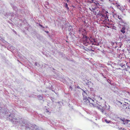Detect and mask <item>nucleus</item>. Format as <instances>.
<instances>
[{
    "label": "nucleus",
    "instance_id": "7",
    "mask_svg": "<svg viewBox=\"0 0 130 130\" xmlns=\"http://www.w3.org/2000/svg\"><path fill=\"white\" fill-rule=\"evenodd\" d=\"M69 31H71L73 29L72 27L70 25L69 26V28H68Z\"/></svg>",
    "mask_w": 130,
    "mask_h": 130
},
{
    "label": "nucleus",
    "instance_id": "19",
    "mask_svg": "<svg viewBox=\"0 0 130 130\" xmlns=\"http://www.w3.org/2000/svg\"><path fill=\"white\" fill-rule=\"evenodd\" d=\"M45 32H46L47 33H49V32L48 31H45Z\"/></svg>",
    "mask_w": 130,
    "mask_h": 130
},
{
    "label": "nucleus",
    "instance_id": "12",
    "mask_svg": "<svg viewBox=\"0 0 130 130\" xmlns=\"http://www.w3.org/2000/svg\"><path fill=\"white\" fill-rule=\"evenodd\" d=\"M65 7H66V8H67V9L68 10H69V8L68 7V5L67 3H66L65 4Z\"/></svg>",
    "mask_w": 130,
    "mask_h": 130
},
{
    "label": "nucleus",
    "instance_id": "15",
    "mask_svg": "<svg viewBox=\"0 0 130 130\" xmlns=\"http://www.w3.org/2000/svg\"><path fill=\"white\" fill-rule=\"evenodd\" d=\"M105 121L107 123H109L110 122V121H107V119H105Z\"/></svg>",
    "mask_w": 130,
    "mask_h": 130
},
{
    "label": "nucleus",
    "instance_id": "3",
    "mask_svg": "<svg viewBox=\"0 0 130 130\" xmlns=\"http://www.w3.org/2000/svg\"><path fill=\"white\" fill-rule=\"evenodd\" d=\"M108 14L107 11L105 10H103L99 16L104 18L105 20H107L108 18Z\"/></svg>",
    "mask_w": 130,
    "mask_h": 130
},
{
    "label": "nucleus",
    "instance_id": "2",
    "mask_svg": "<svg viewBox=\"0 0 130 130\" xmlns=\"http://www.w3.org/2000/svg\"><path fill=\"white\" fill-rule=\"evenodd\" d=\"M86 42L87 43H85V45L86 46H87L88 44L89 43H91V44L97 46L99 45V43L97 42V40L95 39H93V40L91 41L89 38H87Z\"/></svg>",
    "mask_w": 130,
    "mask_h": 130
},
{
    "label": "nucleus",
    "instance_id": "4",
    "mask_svg": "<svg viewBox=\"0 0 130 130\" xmlns=\"http://www.w3.org/2000/svg\"><path fill=\"white\" fill-rule=\"evenodd\" d=\"M121 120L124 122L123 123L124 124H127L130 121L129 120H125L124 119L123 120Z\"/></svg>",
    "mask_w": 130,
    "mask_h": 130
},
{
    "label": "nucleus",
    "instance_id": "24",
    "mask_svg": "<svg viewBox=\"0 0 130 130\" xmlns=\"http://www.w3.org/2000/svg\"><path fill=\"white\" fill-rule=\"evenodd\" d=\"M123 66H124V67H125V66H124V65H123L122 67H123Z\"/></svg>",
    "mask_w": 130,
    "mask_h": 130
},
{
    "label": "nucleus",
    "instance_id": "13",
    "mask_svg": "<svg viewBox=\"0 0 130 130\" xmlns=\"http://www.w3.org/2000/svg\"><path fill=\"white\" fill-rule=\"evenodd\" d=\"M101 100H102V97L99 96L98 98V101H99Z\"/></svg>",
    "mask_w": 130,
    "mask_h": 130
},
{
    "label": "nucleus",
    "instance_id": "17",
    "mask_svg": "<svg viewBox=\"0 0 130 130\" xmlns=\"http://www.w3.org/2000/svg\"><path fill=\"white\" fill-rule=\"evenodd\" d=\"M69 89L70 90H72V87L71 86H70L69 87Z\"/></svg>",
    "mask_w": 130,
    "mask_h": 130
},
{
    "label": "nucleus",
    "instance_id": "26",
    "mask_svg": "<svg viewBox=\"0 0 130 130\" xmlns=\"http://www.w3.org/2000/svg\"><path fill=\"white\" fill-rule=\"evenodd\" d=\"M10 116V115L9 116V117Z\"/></svg>",
    "mask_w": 130,
    "mask_h": 130
},
{
    "label": "nucleus",
    "instance_id": "22",
    "mask_svg": "<svg viewBox=\"0 0 130 130\" xmlns=\"http://www.w3.org/2000/svg\"><path fill=\"white\" fill-rule=\"evenodd\" d=\"M40 26H41V27H42V25H39Z\"/></svg>",
    "mask_w": 130,
    "mask_h": 130
},
{
    "label": "nucleus",
    "instance_id": "27",
    "mask_svg": "<svg viewBox=\"0 0 130 130\" xmlns=\"http://www.w3.org/2000/svg\"><path fill=\"white\" fill-rule=\"evenodd\" d=\"M104 77L105 78H106V77Z\"/></svg>",
    "mask_w": 130,
    "mask_h": 130
},
{
    "label": "nucleus",
    "instance_id": "25",
    "mask_svg": "<svg viewBox=\"0 0 130 130\" xmlns=\"http://www.w3.org/2000/svg\"><path fill=\"white\" fill-rule=\"evenodd\" d=\"M129 2H130V0H129Z\"/></svg>",
    "mask_w": 130,
    "mask_h": 130
},
{
    "label": "nucleus",
    "instance_id": "14",
    "mask_svg": "<svg viewBox=\"0 0 130 130\" xmlns=\"http://www.w3.org/2000/svg\"><path fill=\"white\" fill-rule=\"evenodd\" d=\"M79 32H80V33L81 32V31H83V30H84L85 32H86V30H84V29H79Z\"/></svg>",
    "mask_w": 130,
    "mask_h": 130
},
{
    "label": "nucleus",
    "instance_id": "20",
    "mask_svg": "<svg viewBox=\"0 0 130 130\" xmlns=\"http://www.w3.org/2000/svg\"><path fill=\"white\" fill-rule=\"evenodd\" d=\"M66 1H67L68 2H69V0H66Z\"/></svg>",
    "mask_w": 130,
    "mask_h": 130
},
{
    "label": "nucleus",
    "instance_id": "21",
    "mask_svg": "<svg viewBox=\"0 0 130 130\" xmlns=\"http://www.w3.org/2000/svg\"><path fill=\"white\" fill-rule=\"evenodd\" d=\"M66 1H67L68 2H69V0H66Z\"/></svg>",
    "mask_w": 130,
    "mask_h": 130
},
{
    "label": "nucleus",
    "instance_id": "23",
    "mask_svg": "<svg viewBox=\"0 0 130 130\" xmlns=\"http://www.w3.org/2000/svg\"><path fill=\"white\" fill-rule=\"evenodd\" d=\"M107 27L108 28H109V27H108V26H107Z\"/></svg>",
    "mask_w": 130,
    "mask_h": 130
},
{
    "label": "nucleus",
    "instance_id": "5",
    "mask_svg": "<svg viewBox=\"0 0 130 130\" xmlns=\"http://www.w3.org/2000/svg\"><path fill=\"white\" fill-rule=\"evenodd\" d=\"M127 69L124 68L122 70H125V71H128L130 72V66H127Z\"/></svg>",
    "mask_w": 130,
    "mask_h": 130
},
{
    "label": "nucleus",
    "instance_id": "11",
    "mask_svg": "<svg viewBox=\"0 0 130 130\" xmlns=\"http://www.w3.org/2000/svg\"><path fill=\"white\" fill-rule=\"evenodd\" d=\"M12 7L13 9L15 11H16L17 10V8L15 6H12Z\"/></svg>",
    "mask_w": 130,
    "mask_h": 130
},
{
    "label": "nucleus",
    "instance_id": "10",
    "mask_svg": "<svg viewBox=\"0 0 130 130\" xmlns=\"http://www.w3.org/2000/svg\"><path fill=\"white\" fill-rule=\"evenodd\" d=\"M118 16L116 14L113 13V16L114 18H117L118 17Z\"/></svg>",
    "mask_w": 130,
    "mask_h": 130
},
{
    "label": "nucleus",
    "instance_id": "6",
    "mask_svg": "<svg viewBox=\"0 0 130 130\" xmlns=\"http://www.w3.org/2000/svg\"><path fill=\"white\" fill-rule=\"evenodd\" d=\"M98 109L100 110L103 113H104V110L103 109L102 107H101L100 108H98Z\"/></svg>",
    "mask_w": 130,
    "mask_h": 130
},
{
    "label": "nucleus",
    "instance_id": "1",
    "mask_svg": "<svg viewBox=\"0 0 130 130\" xmlns=\"http://www.w3.org/2000/svg\"><path fill=\"white\" fill-rule=\"evenodd\" d=\"M85 94H86L84 91L83 93V95H84ZM83 102L84 104L87 105H90V106H92L94 107L95 104L93 103L94 101L89 97L85 96L84 95L83 98Z\"/></svg>",
    "mask_w": 130,
    "mask_h": 130
},
{
    "label": "nucleus",
    "instance_id": "18",
    "mask_svg": "<svg viewBox=\"0 0 130 130\" xmlns=\"http://www.w3.org/2000/svg\"><path fill=\"white\" fill-rule=\"evenodd\" d=\"M35 65L36 66H37V62L35 63Z\"/></svg>",
    "mask_w": 130,
    "mask_h": 130
},
{
    "label": "nucleus",
    "instance_id": "16",
    "mask_svg": "<svg viewBox=\"0 0 130 130\" xmlns=\"http://www.w3.org/2000/svg\"><path fill=\"white\" fill-rule=\"evenodd\" d=\"M90 2L91 3H95L94 1V0H91Z\"/></svg>",
    "mask_w": 130,
    "mask_h": 130
},
{
    "label": "nucleus",
    "instance_id": "9",
    "mask_svg": "<svg viewBox=\"0 0 130 130\" xmlns=\"http://www.w3.org/2000/svg\"><path fill=\"white\" fill-rule=\"evenodd\" d=\"M119 20H121V23H124V24H125V23H124V21L122 20V19H121V18L120 17L119 15L118 16V17H117Z\"/></svg>",
    "mask_w": 130,
    "mask_h": 130
},
{
    "label": "nucleus",
    "instance_id": "8",
    "mask_svg": "<svg viewBox=\"0 0 130 130\" xmlns=\"http://www.w3.org/2000/svg\"><path fill=\"white\" fill-rule=\"evenodd\" d=\"M125 29V28L124 27H123L122 28V29L121 30V31L122 32L123 34L125 32V31L124 30Z\"/></svg>",
    "mask_w": 130,
    "mask_h": 130
}]
</instances>
